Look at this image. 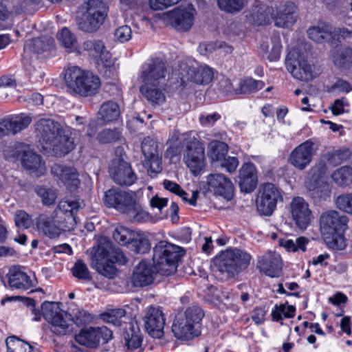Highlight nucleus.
<instances>
[{
	"label": "nucleus",
	"mask_w": 352,
	"mask_h": 352,
	"mask_svg": "<svg viewBox=\"0 0 352 352\" xmlns=\"http://www.w3.org/2000/svg\"><path fill=\"white\" fill-rule=\"evenodd\" d=\"M323 236L324 241L329 249L335 250L345 249L346 242L344 236V232H331Z\"/></svg>",
	"instance_id": "nucleus-47"
},
{
	"label": "nucleus",
	"mask_w": 352,
	"mask_h": 352,
	"mask_svg": "<svg viewBox=\"0 0 352 352\" xmlns=\"http://www.w3.org/2000/svg\"><path fill=\"white\" fill-rule=\"evenodd\" d=\"M85 11L84 12H90L96 14L103 17H107L108 6L106 0H87L85 3Z\"/></svg>",
	"instance_id": "nucleus-53"
},
{
	"label": "nucleus",
	"mask_w": 352,
	"mask_h": 352,
	"mask_svg": "<svg viewBox=\"0 0 352 352\" xmlns=\"http://www.w3.org/2000/svg\"><path fill=\"white\" fill-rule=\"evenodd\" d=\"M143 320L145 330L150 336L154 338H160L163 336L165 318L160 308H148Z\"/></svg>",
	"instance_id": "nucleus-18"
},
{
	"label": "nucleus",
	"mask_w": 352,
	"mask_h": 352,
	"mask_svg": "<svg viewBox=\"0 0 352 352\" xmlns=\"http://www.w3.org/2000/svg\"><path fill=\"white\" fill-rule=\"evenodd\" d=\"M82 206V201L73 199L59 201L52 214L61 232L74 229L76 213Z\"/></svg>",
	"instance_id": "nucleus-6"
},
{
	"label": "nucleus",
	"mask_w": 352,
	"mask_h": 352,
	"mask_svg": "<svg viewBox=\"0 0 352 352\" xmlns=\"http://www.w3.org/2000/svg\"><path fill=\"white\" fill-rule=\"evenodd\" d=\"M282 261L280 256L276 252H267L258 261L260 271L270 277H277L282 270Z\"/></svg>",
	"instance_id": "nucleus-27"
},
{
	"label": "nucleus",
	"mask_w": 352,
	"mask_h": 352,
	"mask_svg": "<svg viewBox=\"0 0 352 352\" xmlns=\"http://www.w3.org/2000/svg\"><path fill=\"white\" fill-rule=\"evenodd\" d=\"M116 263L124 265L127 263V258L108 237H100L97 246L93 248L92 267L96 268L97 272L102 276L113 278L116 274V269L113 266Z\"/></svg>",
	"instance_id": "nucleus-1"
},
{
	"label": "nucleus",
	"mask_w": 352,
	"mask_h": 352,
	"mask_svg": "<svg viewBox=\"0 0 352 352\" xmlns=\"http://www.w3.org/2000/svg\"><path fill=\"white\" fill-rule=\"evenodd\" d=\"M50 323L52 324V331L56 335H65L73 330L72 316L64 311Z\"/></svg>",
	"instance_id": "nucleus-37"
},
{
	"label": "nucleus",
	"mask_w": 352,
	"mask_h": 352,
	"mask_svg": "<svg viewBox=\"0 0 352 352\" xmlns=\"http://www.w3.org/2000/svg\"><path fill=\"white\" fill-rule=\"evenodd\" d=\"M21 162L23 167L32 175L38 177L43 175L45 171V162L41 156L31 150L29 146Z\"/></svg>",
	"instance_id": "nucleus-28"
},
{
	"label": "nucleus",
	"mask_w": 352,
	"mask_h": 352,
	"mask_svg": "<svg viewBox=\"0 0 352 352\" xmlns=\"http://www.w3.org/2000/svg\"><path fill=\"white\" fill-rule=\"evenodd\" d=\"M128 248L135 253L145 254L150 250V243L142 234L135 232Z\"/></svg>",
	"instance_id": "nucleus-51"
},
{
	"label": "nucleus",
	"mask_w": 352,
	"mask_h": 352,
	"mask_svg": "<svg viewBox=\"0 0 352 352\" xmlns=\"http://www.w3.org/2000/svg\"><path fill=\"white\" fill-rule=\"evenodd\" d=\"M58 40L68 52H72L76 45L74 35L66 28L61 30L58 36Z\"/></svg>",
	"instance_id": "nucleus-60"
},
{
	"label": "nucleus",
	"mask_w": 352,
	"mask_h": 352,
	"mask_svg": "<svg viewBox=\"0 0 352 352\" xmlns=\"http://www.w3.org/2000/svg\"><path fill=\"white\" fill-rule=\"evenodd\" d=\"M52 173L63 182L69 191H74L78 188L80 179L76 168L61 164H54L52 167Z\"/></svg>",
	"instance_id": "nucleus-26"
},
{
	"label": "nucleus",
	"mask_w": 352,
	"mask_h": 352,
	"mask_svg": "<svg viewBox=\"0 0 352 352\" xmlns=\"http://www.w3.org/2000/svg\"><path fill=\"white\" fill-rule=\"evenodd\" d=\"M265 84L261 80H256L252 78H245L241 80L239 87V93L241 94H248L256 92L261 89Z\"/></svg>",
	"instance_id": "nucleus-55"
},
{
	"label": "nucleus",
	"mask_w": 352,
	"mask_h": 352,
	"mask_svg": "<svg viewBox=\"0 0 352 352\" xmlns=\"http://www.w3.org/2000/svg\"><path fill=\"white\" fill-rule=\"evenodd\" d=\"M185 251L180 247L161 241L153 248V261L157 273L169 276L177 269V263L184 255Z\"/></svg>",
	"instance_id": "nucleus-3"
},
{
	"label": "nucleus",
	"mask_w": 352,
	"mask_h": 352,
	"mask_svg": "<svg viewBox=\"0 0 352 352\" xmlns=\"http://www.w3.org/2000/svg\"><path fill=\"white\" fill-rule=\"evenodd\" d=\"M208 155L212 162H220L227 155L228 145L223 142L213 140L208 144Z\"/></svg>",
	"instance_id": "nucleus-44"
},
{
	"label": "nucleus",
	"mask_w": 352,
	"mask_h": 352,
	"mask_svg": "<svg viewBox=\"0 0 352 352\" xmlns=\"http://www.w3.org/2000/svg\"><path fill=\"white\" fill-rule=\"evenodd\" d=\"M74 277L83 281H89L91 279L90 272L86 264L82 261H77L72 269Z\"/></svg>",
	"instance_id": "nucleus-61"
},
{
	"label": "nucleus",
	"mask_w": 352,
	"mask_h": 352,
	"mask_svg": "<svg viewBox=\"0 0 352 352\" xmlns=\"http://www.w3.org/2000/svg\"><path fill=\"white\" fill-rule=\"evenodd\" d=\"M10 118L12 124V131L13 135L26 129L32 121V119L30 116L23 114Z\"/></svg>",
	"instance_id": "nucleus-62"
},
{
	"label": "nucleus",
	"mask_w": 352,
	"mask_h": 352,
	"mask_svg": "<svg viewBox=\"0 0 352 352\" xmlns=\"http://www.w3.org/2000/svg\"><path fill=\"white\" fill-rule=\"evenodd\" d=\"M172 331L177 338L184 340H191L201 333L199 327L179 314L175 316Z\"/></svg>",
	"instance_id": "nucleus-23"
},
{
	"label": "nucleus",
	"mask_w": 352,
	"mask_h": 352,
	"mask_svg": "<svg viewBox=\"0 0 352 352\" xmlns=\"http://www.w3.org/2000/svg\"><path fill=\"white\" fill-rule=\"evenodd\" d=\"M120 110L118 104L113 101L104 102L99 110L100 119L105 122H112L118 118Z\"/></svg>",
	"instance_id": "nucleus-45"
},
{
	"label": "nucleus",
	"mask_w": 352,
	"mask_h": 352,
	"mask_svg": "<svg viewBox=\"0 0 352 352\" xmlns=\"http://www.w3.org/2000/svg\"><path fill=\"white\" fill-rule=\"evenodd\" d=\"M331 177L338 186H349L352 183V168L349 166H341L333 173Z\"/></svg>",
	"instance_id": "nucleus-49"
},
{
	"label": "nucleus",
	"mask_w": 352,
	"mask_h": 352,
	"mask_svg": "<svg viewBox=\"0 0 352 352\" xmlns=\"http://www.w3.org/2000/svg\"><path fill=\"white\" fill-rule=\"evenodd\" d=\"M250 20L257 25H264L267 23L269 18L265 10L261 8H255L252 10L249 16Z\"/></svg>",
	"instance_id": "nucleus-64"
},
{
	"label": "nucleus",
	"mask_w": 352,
	"mask_h": 352,
	"mask_svg": "<svg viewBox=\"0 0 352 352\" xmlns=\"http://www.w3.org/2000/svg\"><path fill=\"white\" fill-rule=\"evenodd\" d=\"M54 40L49 36H42L28 41L25 45V51H32L36 54H41L50 50L54 45Z\"/></svg>",
	"instance_id": "nucleus-38"
},
{
	"label": "nucleus",
	"mask_w": 352,
	"mask_h": 352,
	"mask_svg": "<svg viewBox=\"0 0 352 352\" xmlns=\"http://www.w3.org/2000/svg\"><path fill=\"white\" fill-rule=\"evenodd\" d=\"M123 337L128 350L133 351L138 349L142 344V337L140 331L138 328L135 329L133 324H131L129 328L124 332Z\"/></svg>",
	"instance_id": "nucleus-46"
},
{
	"label": "nucleus",
	"mask_w": 352,
	"mask_h": 352,
	"mask_svg": "<svg viewBox=\"0 0 352 352\" xmlns=\"http://www.w3.org/2000/svg\"><path fill=\"white\" fill-rule=\"evenodd\" d=\"M135 197L133 192L111 188L105 192L104 201L108 207H113L124 214Z\"/></svg>",
	"instance_id": "nucleus-17"
},
{
	"label": "nucleus",
	"mask_w": 352,
	"mask_h": 352,
	"mask_svg": "<svg viewBox=\"0 0 352 352\" xmlns=\"http://www.w3.org/2000/svg\"><path fill=\"white\" fill-rule=\"evenodd\" d=\"M36 226L39 232L50 239L58 237L61 233L53 214L50 216L43 214L39 215L36 220Z\"/></svg>",
	"instance_id": "nucleus-35"
},
{
	"label": "nucleus",
	"mask_w": 352,
	"mask_h": 352,
	"mask_svg": "<svg viewBox=\"0 0 352 352\" xmlns=\"http://www.w3.org/2000/svg\"><path fill=\"white\" fill-rule=\"evenodd\" d=\"M207 192L231 200L234 195V186L231 180L222 173L210 174L207 177Z\"/></svg>",
	"instance_id": "nucleus-14"
},
{
	"label": "nucleus",
	"mask_w": 352,
	"mask_h": 352,
	"mask_svg": "<svg viewBox=\"0 0 352 352\" xmlns=\"http://www.w3.org/2000/svg\"><path fill=\"white\" fill-rule=\"evenodd\" d=\"M121 131L116 128L105 129L100 131L97 135V140L102 144H109L120 140Z\"/></svg>",
	"instance_id": "nucleus-59"
},
{
	"label": "nucleus",
	"mask_w": 352,
	"mask_h": 352,
	"mask_svg": "<svg viewBox=\"0 0 352 352\" xmlns=\"http://www.w3.org/2000/svg\"><path fill=\"white\" fill-rule=\"evenodd\" d=\"M335 204L339 210L352 215V192L339 195Z\"/></svg>",
	"instance_id": "nucleus-63"
},
{
	"label": "nucleus",
	"mask_w": 352,
	"mask_h": 352,
	"mask_svg": "<svg viewBox=\"0 0 352 352\" xmlns=\"http://www.w3.org/2000/svg\"><path fill=\"white\" fill-rule=\"evenodd\" d=\"M350 155V150L344 147L327 151L322 155V160L329 166H336L347 160Z\"/></svg>",
	"instance_id": "nucleus-42"
},
{
	"label": "nucleus",
	"mask_w": 352,
	"mask_h": 352,
	"mask_svg": "<svg viewBox=\"0 0 352 352\" xmlns=\"http://www.w3.org/2000/svg\"><path fill=\"white\" fill-rule=\"evenodd\" d=\"M0 146H3V155L4 157L10 161L22 160L28 146L23 143H16L13 145L6 146L3 142H0Z\"/></svg>",
	"instance_id": "nucleus-43"
},
{
	"label": "nucleus",
	"mask_w": 352,
	"mask_h": 352,
	"mask_svg": "<svg viewBox=\"0 0 352 352\" xmlns=\"http://www.w3.org/2000/svg\"><path fill=\"white\" fill-rule=\"evenodd\" d=\"M9 285L12 288L27 290L33 286L30 277L19 266L10 268L7 274Z\"/></svg>",
	"instance_id": "nucleus-33"
},
{
	"label": "nucleus",
	"mask_w": 352,
	"mask_h": 352,
	"mask_svg": "<svg viewBox=\"0 0 352 352\" xmlns=\"http://www.w3.org/2000/svg\"><path fill=\"white\" fill-rule=\"evenodd\" d=\"M179 314L198 327H199L200 322L204 316V311L197 305L190 306L186 309L184 314Z\"/></svg>",
	"instance_id": "nucleus-57"
},
{
	"label": "nucleus",
	"mask_w": 352,
	"mask_h": 352,
	"mask_svg": "<svg viewBox=\"0 0 352 352\" xmlns=\"http://www.w3.org/2000/svg\"><path fill=\"white\" fill-rule=\"evenodd\" d=\"M309 38L316 43H329L336 41V28L326 22H319L307 30Z\"/></svg>",
	"instance_id": "nucleus-25"
},
{
	"label": "nucleus",
	"mask_w": 352,
	"mask_h": 352,
	"mask_svg": "<svg viewBox=\"0 0 352 352\" xmlns=\"http://www.w3.org/2000/svg\"><path fill=\"white\" fill-rule=\"evenodd\" d=\"M194 17L191 12L184 10H175L171 14L172 25L177 30L186 31L193 24Z\"/></svg>",
	"instance_id": "nucleus-39"
},
{
	"label": "nucleus",
	"mask_w": 352,
	"mask_h": 352,
	"mask_svg": "<svg viewBox=\"0 0 352 352\" xmlns=\"http://www.w3.org/2000/svg\"><path fill=\"white\" fill-rule=\"evenodd\" d=\"M296 7L293 2H287L277 9L274 16L275 25L280 28H290L296 21Z\"/></svg>",
	"instance_id": "nucleus-31"
},
{
	"label": "nucleus",
	"mask_w": 352,
	"mask_h": 352,
	"mask_svg": "<svg viewBox=\"0 0 352 352\" xmlns=\"http://www.w3.org/2000/svg\"><path fill=\"white\" fill-rule=\"evenodd\" d=\"M251 256L246 252L237 249H228L213 260L214 267L221 272L234 276L250 265Z\"/></svg>",
	"instance_id": "nucleus-4"
},
{
	"label": "nucleus",
	"mask_w": 352,
	"mask_h": 352,
	"mask_svg": "<svg viewBox=\"0 0 352 352\" xmlns=\"http://www.w3.org/2000/svg\"><path fill=\"white\" fill-rule=\"evenodd\" d=\"M125 314L126 311L123 309H114L101 314V318L115 327H120L122 324L121 319L125 316Z\"/></svg>",
	"instance_id": "nucleus-58"
},
{
	"label": "nucleus",
	"mask_w": 352,
	"mask_h": 352,
	"mask_svg": "<svg viewBox=\"0 0 352 352\" xmlns=\"http://www.w3.org/2000/svg\"><path fill=\"white\" fill-rule=\"evenodd\" d=\"M349 219L339 212L331 210L323 212L320 217V228L323 235L331 232H344L347 229Z\"/></svg>",
	"instance_id": "nucleus-15"
},
{
	"label": "nucleus",
	"mask_w": 352,
	"mask_h": 352,
	"mask_svg": "<svg viewBox=\"0 0 352 352\" xmlns=\"http://www.w3.org/2000/svg\"><path fill=\"white\" fill-rule=\"evenodd\" d=\"M65 80L71 91L83 97L96 94L100 86V80L97 76L76 66L66 69Z\"/></svg>",
	"instance_id": "nucleus-2"
},
{
	"label": "nucleus",
	"mask_w": 352,
	"mask_h": 352,
	"mask_svg": "<svg viewBox=\"0 0 352 352\" xmlns=\"http://www.w3.org/2000/svg\"><path fill=\"white\" fill-rule=\"evenodd\" d=\"M63 127L51 119H40L35 124V130L41 140L50 146Z\"/></svg>",
	"instance_id": "nucleus-21"
},
{
	"label": "nucleus",
	"mask_w": 352,
	"mask_h": 352,
	"mask_svg": "<svg viewBox=\"0 0 352 352\" xmlns=\"http://www.w3.org/2000/svg\"><path fill=\"white\" fill-rule=\"evenodd\" d=\"M285 65L287 71L292 76L302 81H309L312 79L311 65L307 63L298 52L293 50L287 55Z\"/></svg>",
	"instance_id": "nucleus-12"
},
{
	"label": "nucleus",
	"mask_w": 352,
	"mask_h": 352,
	"mask_svg": "<svg viewBox=\"0 0 352 352\" xmlns=\"http://www.w3.org/2000/svg\"><path fill=\"white\" fill-rule=\"evenodd\" d=\"M165 84L142 85L140 91L152 106H158L166 100Z\"/></svg>",
	"instance_id": "nucleus-32"
},
{
	"label": "nucleus",
	"mask_w": 352,
	"mask_h": 352,
	"mask_svg": "<svg viewBox=\"0 0 352 352\" xmlns=\"http://www.w3.org/2000/svg\"><path fill=\"white\" fill-rule=\"evenodd\" d=\"M50 147L52 148L53 151L56 155L60 156L64 155L72 151L75 147V144L69 131L63 129L61 133L56 136Z\"/></svg>",
	"instance_id": "nucleus-34"
},
{
	"label": "nucleus",
	"mask_w": 352,
	"mask_h": 352,
	"mask_svg": "<svg viewBox=\"0 0 352 352\" xmlns=\"http://www.w3.org/2000/svg\"><path fill=\"white\" fill-rule=\"evenodd\" d=\"M314 143L308 140L296 146L290 153L288 161L298 170H304L312 161L316 153Z\"/></svg>",
	"instance_id": "nucleus-16"
},
{
	"label": "nucleus",
	"mask_w": 352,
	"mask_h": 352,
	"mask_svg": "<svg viewBox=\"0 0 352 352\" xmlns=\"http://www.w3.org/2000/svg\"><path fill=\"white\" fill-rule=\"evenodd\" d=\"M36 194L41 199V201L45 206H51L54 204L57 193L55 189L47 188L44 186H37L34 188Z\"/></svg>",
	"instance_id": "nucleus-54"
},
{
	"label": "nucleus",
	"mask_w": 352,
	"mask_h": 352,
	"mask_svg": "<svg viewBox=\"0 0 352 352\" xmlns=\"http://www.w3.org/2000/svg\"><path fill=\"white\" fill-rule=\"evenodd\" d=\"M305 186L310 196L317 201L324 199L330 192L328 183L324 181L322 173L315 168L310 170L309 175L305 180Z\"/></svg>",
	"instance_id": "nucleus-20"
},
{
	"label": "nucleus",
	"mask_w": 352,
	"mask_h": 352,
	"mask_svg": "<svg viewBox=\"0 0 352 352\" xmlns=\"http://www.w3.org/2000/svg\"><path fill=\"white\" fill-rule=\"evenodd\" d=\"M7 352H32L33 347L28 342L15 336H9L6 340Z\"/></svg>",
	"instance_id": "nucleus-48"
},
{
	"label": "nucleus",
	"mask_w": 352,
	"mask_h": 352,
	"mask_svg": "<svg viewBox=\"0 0 352 352\" xmlns=\"http://www.w3.org/2000/svg\"><path fill=\"white\" fill-rule=\"evenodd\" d=\"M142 152L144 156L146 163L151 164L148 169V174L151 177H155L160 172V170H155L152 167L153 164H159V157L157 153V144L150 137L145 138L142 142Z\"/></svg>",
	"instance_id": "nucleus-30"
},
{
	"label": "nucleus",
	"mask_w": 352,
	"mask_h": 352,
	"mask_svg": "<svg viewBox=\"0 0 352 352\" xmlns=\"http://www.w3.org/2000/svg\"><path fill=\"white\" fill-rule=\"evenodd\" d=\"M135 232L128 228L119 226L113 232V239L121 245L129 246L131 240L133 239Z\"/></svg>",
	"instance_id": "nucleus-52"
},
{
	"label": "nucleus",
	"mask_w": 352,
	"mask_h": 352,
	"mask_svg": "<svg viewBox=\"0 0 352 352\" xmlns=\"http://www.w3.org/2000/svg\"><path fill=\"white\" fill-rule=\"evenodd\" d=\"M184 162L194 175H197L205 166L204 144L195 136H186L182 143Z\"/></svg>",
	"instance_id": "nucleus-5"
},
{
	"label": "nucleus",
	"mask_w": 352,
	"mask_h": 352,
	"mask_svg": "<svg viewBox=\"0 0 352 352\" xmlns=\"http://www.w3.org/2000/svg\"><path fill=\"white\" fill-rule=\"evenodd\" d=\"M157 273L154 265L146 261H142L134 268L131 280L135 287H146L153 283L155 275Z\"/></svg>",
	"instance_id": "nucleus-24"
},
{
	"label": "nucleus",
	"mask_w": 352,
	"mask_h": 352,
	"mask_svg": "<svg viewBox=\"0 0 352 352\" xmlns=\"http://www.w3.org/2000/svg\"><path fill=\"white\" fill-rule=\"evenodd\" d=\"M106 17L96 14L84 12L80 19L77 21L78 28L86 32H94L103 24Z\"/></svg>",
	"instance_id": "nucleus-36"
},
{
	"label": "nucleus",
	"mask_w": 352,
	"mask_h": 352,
	"mask_svg": "<svg viewBox=\"0 0 352 352\" xmlns=\"http://www.w3.org/2000/svg\"><path fill=\"white\" fill-rule=\"evenodd\" d=\"M124 214L134 223H144L152 219L151 214L144 210L136 197Z\"/></svg>",
	"instance_id": "nucleus-41"
},
{
	"label": "nucleus",
	"mask_w": 352,
	"mask_h": 352,
	"mask_svg": "<svg viewBox=\"0 0 352 352\" xmlns=\"http://www.w3.org/2000/svg\"><path fill=\"white\" fill-rule=\"evenodd\" d=\"M239 184L242 191H253L258 182L254 165L252 163H245L239 170Z\"/></svg>",
	"instance_id": "nucleus-29"
},
{
	"label": "nucleus",
	"mask_w": 352,
	"mask_h": 352,
	"mask_svg": "<svg viewBox=\"0 0 352 352\" xmlns=\"http://www.w3.org/2000/svg\"><path fill=\"white\" fill-rule=\"evenodd\" d=\"M282 200L281 193L275 185L267 183L259 190L256 199L257 210L263 215L270 216L276 209L278 201Z\"/></svg>",
	"instance_id": "nucleus-8"
},
{
	"label": "nucleus",
	"mask_w": 352,
	"mask_h": 352,
	"mask_svg": "<svg viewBox=\"0 0 352 352\" xmlns=\"http://www.w3.org/2000/svg\"><path fill=\"white\" fill-rule=\"evenodd\" d=\"M307 243L308 240L305 237H298L295 241L292 239L279 240L280 246L285 248L289 252H297L299 250L305 252Z\"/></svg>",
	"instance_id": "nucleus-56"
},
{
	"label": "nucleus",
	"mask_w": 352,
	"mask_h": 352,
	"mask_svg": "<svg viewBox=\"0 0 352 352\" xmlns=\"http://www.w3.org/2000/svg\"><path fill=\"white\" fill-rule=\"evenodd\" d=\"M25 301L27 307L30 308L32 314L34 315L33 318L34 321H39L41 316H43L45 320L50 322L56 316H58L60 313L63 311L60 309L58 302L45 301L41 305V312L39 310L36 309L35 301L33 299L25 298Z\"/></svg>",
	"instance_id": "nucleus-22"
},
{
	"label": "nucleus",
	"mask_w": 352,
	"mask_h": 352,
	"mask_svg": "<svg viewBox=\"0 0 352 352\" xmlns=\"http://www.w3.org/2000/svg\"><path fill=\"white\" fill-rule=\"evenodd\" d=\"M290 209L292 219L297 226L305 230L313 219L308 203L302 197H294L290 203Z\"/></svg>",
	"instance_id": "nucleus-19"
},
{
	"label": "nucleus",
	"mask_w": 352,
	"mask_h": 352,
	"mask_svg": "<svg viewBox=\"0 0 352 352\" xmlns=\"http://www.w3.org/2000/svg\"><path fill=\"white\" fill-rule=\"evenodd\" d=\"M217 5L221 11L228 14H236L241 12L247 5V0H217Z\"/></svg>",
	"instance_id": "nucleus-50"
},
{
	"label": "nucleus",
	"mask_w": 352,
	"mask_h": 352,
	"mask_svg": "<svg viewBox=\"0 0 352 352\" xmlns=\"http://www.w3.org/2000/svg\"><path fill=\"white\" fill-rule=\"evenodd\" d=\"M83 47L89 51L92 56H100V60L98 63V72L107 78H111L116 71V67L113 60L108 58L109 54H104V45L102 41L100 40L87 41L84 43Z\"/></svg>",
	"instance_id": "nucleus-13"
},
{
	"label": "nucleus",
	"mask_w": 352,
	"mask_h": 352,
	"mask_svg": "<svg viewBox=\"0 0 352 352\" xmlns=\"http://www.w3.org/2000/svg\"><path fill=\"white\" fill-rule=\"evenodd\" d=\"M180 69L183 77L199 85L208 84L214 77L212 68L206 65H199L193 60L182 62Z\"/></svg>",
	"instance_id": "nucleus-11"
},
{
	"label": "nucleus",
	"mask_w": 352,
	"mask_h": 352,
	"mask_svg": "<svg viewBox=\"0 0 352 352\" xmlns=\"http://www.w3.org/2000/svg\"><path fill=\"white\" fill-rule=\"evenodd\" d=\"M166 72L165 63L160 58H153L142 66L139 80L142 85L165 84Z\"/></svg>",
	"instance_id": "nucleus-9"
},
{
	"label": "nucleus",
	"mask_w": 352,
	"mask_h": 352,
	"mask_svg": "<svg viewBox=\"0 0 352 352\" xmlns=\"http://www.w3.org/2000/svg\"><path fill=\"white\" fill-rule=\"evenodd\" d=\"M109 173L115 183L120 186H130L138 179L130 163L121 156L113 159L109 165Z\"/></svg>",
	"instance_id": "nucleus-7"
},
{
	"label": "nucleus",
	"mask_w": 352,
	"mask_h": 352,
	"mask_svg": "<svg viewBox=\"0 0 352 352\" xmlns=\"http://www.w3.org/2000/svg\"><path fill=\"white\" fill-rule=\"evenodd\" d=\"M334 65L342 70L349 69L352 65V48L341 47L332 55Z\"/></svg>",
	"instance_id": "nucleus-40"
},
{
	"label": "nucleus",
	"mask_w": 352,
	"mask_h": 352,
	"mask_svg": "<svg viewBox=\"0 0 352 352\" xmlns=\"http://www.w3.org/2000/svg\"><path fill=\"white\" fill-rule=\"evenodd\" d=\"M113 337V333L107 327H89L82 329L76 336V341L80 345L94 349L100 344H107Z\"/></svg>",
	"instance_id": "nucleus-10"
}]
</instances>
